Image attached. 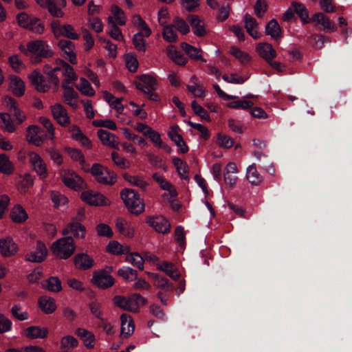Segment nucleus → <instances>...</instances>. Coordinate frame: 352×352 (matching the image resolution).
Returning a JSON list of instances; mask_svg holds the SVG:
<instances>
[{"instance_id":"423d86ee","label":"nucleus","mask_w":352,"mask_h":352,"mask_svg":"<svg viewBox=\"0 0 352 352\" xmlns=\"http://www.w3.org/2000/svg\"><path fill=\"white\" fill-rule=\"evenodd\" d=\"M16 19L22 28L37 34H42L44 32L45 26L38 18L31 16L25 12H21L17 14Z\"/></svg>"},{"instance_id":"8fccbe9b","label":"nucleus","mask_w":352,"mask_h":352,"mask_svg":"<svg viewBox=\"0 0 352 352\" xmlns=\"http://www.w3.org/2000/svg\"><path fill=\"white\" fill-rule=\"evenodd\" d=\"M134 85L135 88L142 91L143 94L147 96V98L152 101L158 102L160 101V96L157 94L153 92V90L148 89V87H145L143 84L140 82L135 81Z\"/></svg>"},{"instance_id":"f704fd0d","label":"nucleus","mask_w":352,"mask_h":352,"mask_svg":"<svg viewBox=\"0 0 352 352\" xmlns=\"http://www.w3.org/2000/svg\"><path fill=\"white\" fill-rule=\"evenodd\" d=\"M265 32L275 39L281 36L282 30L276 19H272L268 22L265 27Z\"/></svg>"},{"instance_id":"4be33fe9","label":"nucleus","mask_w":352,"mask_h":352,"mask_svg":"<svg viewBox=\"0 0 352 352\" xmlns=\"http://www.w3.org/2000/svg\"><path fill=\"white\" fill-rule=\"evenodd\" d=\"M179 126L175 125L171 127V130L168 132V136L172 141L179 148L181 153H186L188 151V146L186 145L181 135L177 133Z\"/></svg>"},{"instance_id":"6e6552de","label":"nucleus","mask_w":352,"mask_h":352,"mask_svg":"<svg viewBox=\"0 0 352 352\" xmlns=\"http://www.w3.org/2000/svg\"><path fill=\"white\" fill-rule=\"evenodd\" d=\"M85 0H72L74 4L81 6ZM46 6L50 14L54 17H63L62 9L66 6V0H47Z\"/></svg>"},{"instance_id":"09e8293b","label":"nucleus","mask_w":352,"mask_h":352,"mask_svg":"<svg viewBox=\"0 0 352 352\" xmlns=\"http://www.w3.org/2000/svg\"><path fill=\"white\" fill-rule=\"evenodd\" d=\"M43 287L53 292H58L62 289L61 281L56 276H51L47 278L45 284L43 285Z\"/></svg>"},{"instance_id":"20e7f679","label":"nucleus","mask_w":352,"mask_h":352,"mask_svg":"<svg viewBox=\"0 0 352 352\" xmlns=\"http://www.w3.org/2000/svg\"><path fill=\"white\" fill-rule=\"evenodd\" d=\"M52 250L57 257L67 259L74 252L76 246L72 236H66L60 239L52 245Z\"/></svg>"},{"instance_id":"7c9ffc66","label":"nucleus","mask_w":352,"mask_h":352,"mask_svg":"<svg viewBox=\"0 0 352 352\" xmlns=\"http://www.w3.org/2000/svg\"><path fill=\"white\" fill-rule=\"evenodd\" d=\"M190 23L192 26L193 33L197 36H204L207 32L204 25L201 24V20L196 15H190L188 16Z\"/></svg>"},{"instance_id":"39448f33","label":"nucleus","mask_w":352,"mask_h":352,"mask_svg":"<svg viewBox=\"0 0 352 352\" xmlns=\"http://www.w3.org/2000/svg\"><path fill=\"white\" fill-rule=\"evenodd\" d=\"M89 172L96 181L105 185H113L117 181L116 174L99 163H94Z\"/></svg>"},{"instance_id":"b1692460","label":"nucleus","mask_w":352,"mask_h":352,"mask_svg":"<svg viewBox=\"0 0 352 352\" xmlns=\"http://www.w3.org/2000/svg\"><path fill=\"white\" fill-rule=\"evenodd\" d=\"M121 320V334L123 335L125 338L128 337L131 335L135 329V326L133 324V320L131 317L126 314H122L120 316Z\"/></svg>"},{"instance_id":"4468645a","label":"nucleus","mask_w":352,"mask_h":352,"mask_svg":"<svg viewBox=\"0 0 352 352\" xmlns=\"http://www.w3.org/2000/svg\"><path fill=\"white\" fill-rule=\"evenodd\" d=\"M26 139L30 143L40 146L45 140L44 131L38 126L30 125L27 129Z\"/></svg>"},{"instance_id":"473e14b6","label":"nucleus","mask_w":352,"mask_h":352,"mask_svg":"<svg viewBox=\"0 0 352 352\" xmlns=\"http://www.w3.org/2000/svg\"><path fill=\"white\" fill-rule=\"evenodd\" d=\"M38 304L42 311L46 314H51L55 311L56 305L52 298L42 296L38 300Z\"/></svg>"},{"instance_id":"6ab92c4d","label":"nucleus","mask_w":352,"mask_h":352,"mask_svg":"<svg viewBox=\"0 0 352 352\" xmlns=\"http://www.w3.org/2000/svg\"><path fill=\"white\" fill-rule=\"evenodd\" d=\"M52 113L54 118L57 122L65 126L69 123V118L68 117L65 108L60 104H56L52 107Z\"/></svg>"},{"instance_id":"412c9836","label":"nucleus","mask_w":352,"mask_h":352,"mask_svg":"<svg viewBox=\"0 0 352 352\" xmlns=\"http://www.w3.org/2000/svg\"><path fill=\"white\" fill-rule=\"evenodd\" d=\"M69 84L70 80L67 79H65L63 82L62 87L64 89V98L68 105L76 108L77 104L72 102V100L77 99L78 94L72 87L69 86Z\"/></svg>"},{"instance_id":"aec40b11","label":"nucleus","mask_w":352,"mask_h":352,"mask_svg":"<svg viewBox=\"0 0 352 352\" xmlns=\"http://www.w3.org/2000/svg\"><path fill=\"white\" fill-rule=\"evenodd\" d=\"M29 78L37 91L45 93L49 90L50 86L45 83V78L38 71L32 72Z\"/></svg>"},{"instance_id":"4c0bfd02","label":"nucleus","mask_w":352,"mask_h":352,"mask_svg":"<svg viewBox=\"0 0 352 352\" xmlns=\"http://www.w3.org/2000/svg\"><path fill=\"white\" fill-rule=\"evenodd\" d=\"M181 47L190 58L206 61L199 54V50L197 47L185 42L181 43Z\"/></svg>"},{"instance_id":"79ce46f5","label":"nucleus","mask_w":352,"mask_h":352,"mask_svg":"<svg viewBox=\"0 0 352 352\" xmlns=\"http://www.w3.org/2000/svg\"><path fill=\"white\" fill-rule=\"evenodd\" d=\"M60 71L63 72V74L67 77L66 79L69 80L70 82L72 80H77V76L74 72L73 67L67 63L63 60H59Z\"/></svg>"},{"instance_id":"052dcab7","label":"nucleus","mask_w":352,"mask_h":352,"mask_svg":"<svg viewBox=\"0 0 352 352\" xmlns=\"http://www.w3.org/2000/svg\"><path fill=\"white\" fill-rule=\"evenodd\" d=\"M133 22L144 32L145 36L148 37L151 35V29L139 14H136L133 16Z\"/></svg>"},{"instance_id":"69168bd1","label":"nucleus","mask_w":352,"mask_h":352,"mask_svg":"<svg viewBox=\"0 0 352 352\" xmlns=\"http://www.w3.org/2000/svg\"><path fill=\"white\" fill-rule=\"evenodd\" d=\"M51 199L56 208L64 206L68 201L65 196L55 191L52 192Z\"/></svg>"},{"instance_id":"bb28decb","label":"nucleus","mask_w":352,"mask_h":352,"mask_svg":"<svg viewBox=\"0 0 352 352\" xmlns=\"http://www.w3.org/2000/svg\"><path fill=\"white\" fill-rule=\"evenodd\" d=\"M116 227L118 232L128 238H132L134 235V229L131 223L123 218H118Z\"/></svg>"},{"instance_id":"1a4fd4ad","label":"nucleus","mask_w":352,"mask_h":352,"mask_svg":"<svg viewBox=\"0 0 352 352\" xmlns=\"http://www.w3.org/2000/svg\"><path fill=\"white\" fill-rule=\"evenodd\" d=\"M92 283L101 289H107L114 285L115 279L104 270L95 271L91 279Z\"/></svg>"},{"instance_id":"9d476101","label":"nucleus","mask_w":352,"mask_h":352,"mask_svg":"<svg viewBox=\"0 0 352 352\" xmlns=\"http://www.w3.org/2000/svg\"><path fill=\"white\" fill-rule=\"evenodd\" d=\"M81 199L91 206H99L107 205V199L101 193L92 190H85L81 193Z\"/></svg>"},{"instance_id":"a211bd4d","label":"nucleus","mask_w":352,"mask_h":352,"mask_svg":"<svg viewBox=\"0 0 352 352\" xmlns=\"http://www.w3.org/2000/svg\"><path fill=\"white\" fill-rule=\"evenodd\" d=\"M30 162L33 167L34 170L37 175L42 179L45 178L47 176V171L46 165L41 156L35 153H30Z\"/></svg>"},{"instance_id":"5701e85b","label":"nucleus","mask_w":352,"mask_h":352,"mask_svg":"<svg viewBox=\"0 0 352 352\" xmlns=\"http://www.w3.org/2000/svg\"><path fill=\"white\" fill-rule=\"evenodd\" d=\"M10 89L12 94L17 97L22 96L25 93V83L22 79L16 76L10 75Z\"/></svg>"},{"instance_id":"e433bc0d","label":"nucleus","mask_w":352,"mask_h":352,"mask_svg":"<svg viewBox=\"0 0 352 352\" xmlns=\"http://www.w3.org/2000/svg\"><path fill=\"white\" fill-rule=\"evenodd\" d=\"M292 8L294 13L297 14L304 23L310 22L311 19L309 17V12L306 7L300 3L293 2Z\"/></svg>"},{"instance_id":"58836bf2","label":"nucleus","mask_w":352,"mask_h":352,"mask_svg":"<svg viewBox=\"0 0 352 352\" xmlns=\"http://www.w3.org/2000/svg\"><path fill=\"white\" fill-rule=\"evenodd\" d=\"M153 277L155 279L154 284L157 287L161 288L167 292L173 290V284L166 278L156 274H153Z\"/></svg>"},{"instance_id":"f3484780","label":"nucleus","mask_w":352,"mask_h":352,"mask_svg":"<svg viewBox=\"0 0 352 352\" xmlns=\"http://www.w3.org/2000/svg\"><path fill=\"white\" fill-rule=\"evenodd\" d=\"M63 234L64 235L72 234L76 238L83 239L85 236L86 228L80 222L72 220V221L69 222L63 230Z\"/></svg>"},{"instance_id":"3c124183","label":"nucleus","mask_w":352,"mask_h":352,"mask_svg":"<svg viewBox=\"0 0 352 352\" xmlns=\"http://www.w3.org/2000/svg\"><path fill=\"white\" fill-rule=\"evenodd\" d=\"M124 179L131 183V184L140 188L142 190H145L148 186V183L143 179H141L137 176H132L129 173H124L123 175Z\"/></svg>"},{"instance_id":"cd10ccee","label":"nucleus","mask_w":352,"mask_h":352,"mask_svg":"<svg viewBox=\"0 0 352 352\" xmlns=\"http://www.w3.org/2000/svg\"><path fill=\"white\" fill-rule=\"evenodd\" d=\"M75 333L82 340L87 349L94 348L95 336L91 332L82 328H78Z\"/></svg>"},{"instance_id":"0eeeda50","label":"nucleus","mask_w":352,"mask_h":352,"mask_svg":"<svg viewBox=\"0 0 352 352\" xmlns=\"http://www.w3.org/2000/svg\"><path fill=\"white\" fill-rule=\"evenodd\" d=\"M51 28L56 37L64 36L73 40H76L79 38V35L74 32V28L72 25L69 24L61 25L58 20L52 21Z\"/></svg>"},{"instance_id":"c9c22d12","label":"nucleus","mask_w":352,"mask_h":352,"mask_svg":"<svg viewBox=\"0 0 352 352\" xmlns=\"http://www.w3.org/2000/svg\"><path fill=\"white\" fill-rule=\"evenodd\" d=\"M14 170V166L9 157L4 153L0 154V173L4 175H11Z\"/></svg>"},{"instance_id":"7ed1b4c3","label":"nucleus","mask_w":352,"mask_h":352,"mask_svg":"<svg viewBox=\"0 0 352 352\" xmlns=\"http://www.w3.org/2000/svg\"><path fill=\"white\" fill-rule=\"evenodd\" d=\"M28 47L32 54V61L35 64L40 63L43 58H50L54 54L51 47L41 40L31 41L28 43Z\"/></svg>"},{"instance_id":"2eb2a0df","label":"nucleus","mask_w":352,"mask_h":352,"mask_svg":"<svg viewBox=\"0 0 352 352\" xmlns=\"http://www.w3.org/2000/svg\"><path fill=\"white\" fill-rule=\"evenodd\" d=\"M74 263L78 270L85 271L94 265V260L87 253H78L74 258Z\"/></svg>"},{"instance_id":"2f4dec72","label":"nucleus","mask_w":352,"mask_h":352,"mask_svg":"<svg viewBox=\"0 0 352 352\" xmlns=\"http://www.w3.org/2000/svg\"><path fill=\"white\" fill-rule=\"evenodd\" d=\"M244 21L245 26L248 34L255 39L258 38L259 33L254 30L258 25L256 20L249 14H245Z\"/></svg>"},{"instance_id":"c85d7f7f","label":"nucleus","mask_w":352,"mask_h":352,"mask_svg":"<svg viewBox=\"0 0 352 352\" xmlns=\"http://www.w3.org/2000/svg\"><path fill=\"white\" fill-rule=\"evenodd\" d=\"M10 218L14 223H21L28 219V214L21 205L17 204L12 208Z\"/></svg>"},{"instance_id":"a19ab883","label":"nucleus","mask_w":352,"mask_h":352,"mask_svg":"<svg viewBox=\"0 0 352 352\" xmlns=\"http://www.w3.org/2000/svg\"><path fill=\"white\" fill-rule=\"evenodd\" d=\"M168 55L177 65H185L187 63V58L173 46L168 48Z\"/></svg>"},{"instance_id":"dca6fc26","label":"nucleus","mask_w":352,"mask_h":352,"mask_svg":"<svg viewBox=\"0 0 352 352\" xmlns=\"http://www.w3.org/2000/svg\"><path fill=\"white\" fill-rule=\"evenodd\" d=\"M18 251V246L12 238L8 236L0 239V252L3 257H10L14 255Z\"/></svg>"},{"instance_id":"5fc2aeb1","label":"nucleus","mask_w":352,"mask_h":352,"mask_svg":"<svg viewBox=\"0 0 352 352\" xmlns=\"http://www.w3.org/2000/svg\"><path fill=\"white\" fill-rule=\"evenodd\" d=\"M217 144L224 148H230L234 144V140L229 136L221 133L217 134Z\"/></svg>"},{"instance_id":"393cba45","label":"nucleus","mask_w":352,"mask_h":352,"mask_svg":"<svg viewBox=\"0 0 352 352\" xmlns=\"http://www.w3.org/2000/svg\"><path fill=\"white\" fill-rule=\"evenodd\" d=\"M98 136L103 144L109 146L113 148H118V143L116 140V136L115 134L101 129L98 131Z\"/></svg>"},{"instance_id":"c03bdc74","label":"nucleus","mask_w":352,"mask_h":352,"mask_svg":"<svg viewBox=\"0 0 352 352\" xmlns=\"http://www.w3.org/2000/svg\"><path fill=\"white\" fill-rule=\"evenodd\" d=\"M137 78L142 82L145 87L148 89L155 91L158 87V83L156 79L148 74H141L137 76Z\"/></svg>"},{"instance_id":"6e6d98bb","label":"nucleus","mask_w":352,"mask_h":352,"mask_svg":"<svg viewBox=\"0 0 352 352\" xmlns=\"http://www.w3.org/2000/svg\"><path fill=\"white\" fill-rule=\"evenodd\" d=\"M230 54L234 56L236 58L239 59L241 63L245 64L250 61L249 55L241 51L240 49L236 47V46H232L230 50Z\"/></svg>"},{"instance_id":"338daca9","label":"nucleus","mask_w":352,"mask_h":352,"mask_svg":"<svg viewBox=\"0 0 352 352\" xmlns=\"http://www.w3.org/2000/svg\"><path fill=\"white\" fill-rule=\"evenodd\" d=\"M76 178L80 179V177L74 173L65 175L63 177V182L65 185L69 188L76 189L78 187V183L76 180Z\"/></svg>"},{"instance_id":"72a5a7b5","label":"nucleus","mask_w":352,"mask_h":352,"mask_svg":"<svg viewBox=\"0 0 352 352\" xmlns=\"http://www.w3.org/2000/svg\"><path fill=\"white\" fill-rule=\"evenodd\" d=\"M26 336L30 338H44L48 335V329L38 326H31L26 329Z\"/></svg>"},{"instance_id":"e2e57ef3","label":"nucleus","mask_w":352,"mask_h":352,"mask_svg":"<svg viewBox=\"0 0 352 352\" xmlns=\"http://www.w3.org/2000/svg\"><path fill=\"white\" fill-rule=\"evenodd\" d=\"M126 260L139 270H143L144 260L138 253L131 254L129 256H127Z\"/></svg>"},{"instance_id":"9b49d317","label":"nucleus","mask_w":352,"mask_h":352,"mask_svg":"<svg viewBox=\"0 0 352 352\" xmlns=\"http://www.w3.org/2000/svg\"><path fill=\"white\" fill-rule=\"evenodd\" d=\"M146 223L159 233L165 234L170 230V224L168 221L162 216L149 217L146 219Z\"/></svg>"},{"instance_id":"13d9d810","label":"nucleus","mask_w":352,"mask_h":352,"mask_svg":"<svg viewBox=\"0 0 352 352\" xmlns=\"http://www.w3.org/2000/svg\"><path fill=\"white\" fill-rule=\"evenodd\" d=\"M78 89L82 94L85 96H93L95 95L94 89L91 87L89 82L85 78H80V85L78 87Z\"/></svg>"},{"instance_id":"f257e3e1","label":"nucleus","mask_w":352,"mask_h":352,"mask_svg":"<svg viewBox=\"0 0 352 352\" xmlns=\"http://www.w3.org/2000/svg\"><path fill=\"white\" fill-rule=\"evenodd\" d=\"M120 197L128 210L136 215L144 210V204L138 192L130 188H124L120 192Z\"/></svg>"},{"instance_id":"ddd939ff","label":"nucleus","mask_w":352,"mask_h":352,"mask_svg":"<svg viewBox=\"0 0 352 352\" xmlns=\"http://www.w3.org/2000/svg\"><path fill=\"white\" fill-rule=\"evenodd\" d=\"M47 249L45 243L41 241L36 243V250L25 255V260L32 263H41L47 256Z\"/></svg>"},{"instance_id":"a18cd8bd","label":"nucleus","mask_w":352,"mask_h":352,"mask_svg":"<svg viewBox=\"0 0 352 352\" xmlns=\"http://www.w3.org/2000/svg\"><path fill=\"white\" fill-rule=\"evenodd\" d=\"M118 275L127 281H133L138 278L137 271L128 266H124L118 270Z\"/></svg>"},{"instance_id":"680f3d73","label":"nucleus","mask_w":352,"mask_h":352,"mask_svg":"<svg viewBox=\"0 0 352 352\" xmlns=\"http://www.w3.org/2000/svg\"><path fill=\"white\" fill-rule=\"evenodd\" d=\"M191 107L194 113L199 116L201 119L209 121L210 116L208 113L199 104H197L196 100H192L191 102Z\"/></svg>"},{"instance_id":"f8f14e48","label":"nucleus","mask_w":352,"mask_h":352,"mask_svg":"<svg viewBox=\"0 0 352 352\" xmlns=\"http://www.w3.org/2000/svg\"><path fill=\"white\" fill-rule=\"evenodd\" d=\"M311 21L320 25L322 27L319 30L326 32H334L337 30L336 25L322 12H316L313 14L310 20Z\"/></svg>"},{"instance_id":"4d7b16f0","label":"nucleus","mask_w":352,"mask_h":352,"mask_svg":"<svg viewBox=\"0 0 352 352\" xmlns=\"http://www.w3.org/2000/svg\"><path fill=\"white\" fill-rule=\"evenodd\" d=\"M133 43L138 51L142 52L146 51V42L143 38L142 32H138L133 36Z\"/></svg>"},{"instance_id":"c756f323","label":"nucleus","mask_w":352,"mask_h":352,"mask_svg":"<svg viewBox=\"0 0 352 352\" xmlns=\"http://www.w3.org/2000/svg\"><path fill=\"white\" fill-rule=\"evenodd\" d=\"M257 51L266 61H269L276 56V52L272 45L267 43H260L257 47Z\"/></svg>"},{"instance_id":"de8ad7c7","label":"nucleus","mask_w":352,"mask_h":352,"mask_svg":"<svg viewBox=\"0 0 352 352\" xmlns=\"http://www.w3.org/2000/svg\"><path fill=\"white\" fill-rule=\"evenodd\" d=\"M173 164L175 166L177 169V172L178 173L179 175L181 177V178L184 179H188V177L185 176L184 175L188 173V165L185 162L182 160L180 158L174 157L173 158Z\"/></svg>"},{"instance_id":"f03ea898","label":"nucleus","mask_w":352,"mask_h":352,"mask_svg":"<svg viewBox=\"0 0 352 352\" xmlns=\"http://www.w3.org/2000/svg\"><path fill=\"white\" fill-rule=\"evenodd\" d=\"M114 304L123 310L137 313L140 309V304L146 305L147 300L139 294H133L130 297L115 296Z\"/></svg>"},{"instance_id":"49530a36","label":"nucleus","mask_w":352,"mask_h":352,"mask_svg":"<svg viewBox=\"0 0 352 352\" xmlns=\"http://www.w3.org/2000/svg\"><path fill=\"white\" fill-rule=\"evenodd\" d=\"M78 345V340L72 336H65L60 340V347L65 351H70Z\"/></svg>"},{"instance_id":"774afa93","label":"nucleus","mask_w":352,"mask_h":352,"mask_svg":"<svg viewBox=\"0 0 352 352\" xmlns=\"http://www.w3.org/2000/svg\"><path fill=\"white\" fill-rule=\"evenodd\" d=\"M174 23L177 30L182 34H186L190 32L189 25L183 19L176 17L174 20Z\"/></svg>"},{"instance_id":"603ef678","label":"nucleus","mask_w":352,"mask_h":352,"mask_svg":"<svg viewBox=\"0 0 352 352\" xmlns=\"http://www.w3.org/2000/svg\"><path fill=\"white\" fill-rule=\"evenodd\" d=\"M162 35L164 38L169 43H174L177 40V35L173 25H164Z\"/></svg>"},{"instance_id":"0e129e2a","label":"nucleus","mask_w":352,"mask_h":352,"mask_svg":"<svg viewBox=\"0 0 352 352\" xmlns=\"http://www.w3.org/2000/svg\"><path fill=\"white\" fill-rule=\"evenodd\" d=\"M96 232L98 236L112 238L113 232L110 226L105 223H99L96 226Z\"/></svg>"},{"instance_id":"bf43d9fd","label":"nucleus","mask_w":352,"mask_h":352,"mask_svg":"<svg viewBox=\"0 0 352 352\" xmlns=\"http://www.w3.org/2000/svg\"><path fill=\"white\" fill-rule=\"evenodd\" d=\"M254 103L250 100H238L230 102L228 104V107L236 109H248L253 106Z\"/></svg>"},{"instance_id":"a878e982","label":"nucleus","mask_w":352,"mask_h":352,"mask_svg":"<svg viewBox=\"0 0 352 352\" xmlns=\"http://www.w3.org/2000/svg\"><path fill=\"white\" fill-rule=\"evenodd\" d=\"M58 46L62 51L67 54L69 61L72 64H76L77 63L76 55L74 52V44L72 41L68 40H60L58 43Z\"/></svg>"},{"instance_id":"37998d69","label":"nucleus","mask_w":352,"mask_h":352,"mask_svg":"<svg viewBox=\"0 0 352 352\" xmlns=\"http://www.w3.org/2000/svg\"><path fill=\"white\" fill-rule=\"evenodd\" d=\"M59 60L60 59L56 60V66L54 68H52L49 65H45L43 68V71L49 76L50 82L55 85L59 84V78L55 74L56 72L60 71Z\"/></svg>"},{"instance_id":"ea45409f","label":"nucleus","mask_w":352,"mask_h":352,"mask_svg":"<svg viewBox=\"0 0 352 352\" xmlns=\"http://www.w3.org/2000/svg\"><path fill=\"white\" fill-rule=\"evenodd\" d=\"M246 175L248 181L253 185L257 186L262 181V177L256 170L254 164L248 168Z\"/></svg>"},{"instance_id":"864d4df0","label":"nucleus","mask_w":352,"mask_h":352,"mask_svg":"<svg viewBox=\"0 0 352 352\" xmlns=\"http://www.w3.org/2000/svg\"><path fill=\"white\" fill-rule=\"evenodd\" d=\"M65 151L73 160L79 162L82 166L85 164V157L80 150L66 147Z\"/></svg>"}]
</instances>
